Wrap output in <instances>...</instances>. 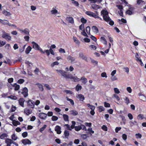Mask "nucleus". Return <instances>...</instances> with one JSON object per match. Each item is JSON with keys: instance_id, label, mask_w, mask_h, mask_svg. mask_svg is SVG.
Returning <instances> with one entry per match:
<instances>
[{"instance_id": "0eeeda50", "label": "nucleus", "mask_w": 146, "mask_h": 146, "mask_svg": "<svg viewBox=\"0 0 146 146\" xmlns=\"http://www.w3.org/2000/svg\"><path fill=\"white\" fill-rule=\"evenodd\" d=\"M38 116L42 119H45L47 117V115L44 113H39Z\"/></svg>"}, {"instance_id": "864d4df0", "label": "nucleus", "mask_w": 146, "mask_h": 146, "mask_svg": "<svg viewBox=\"0 0 146 146\" xmlns=\"http://www.w3.org/2000/svg\"><path fill=\"white\" fill-rule=\"evenodd\" d=\"M7 97L8 98H9L11 99L14 100H16L17 99V97L15 96H8Z\"/></svg>"}, {"instance_id": "ddd939ff", "label": "nucleus", "mask_w": 146, "mask_h": 146, "mask_svg": "<svg viewBox=\"0 0 146 146\" xmlns=\"http://www.w3.org/2000/svg\"><path fill=\"white\" fill-rule=\"evenodd\" d=\"M22 143L25 145L26 144H30L31 143V141L28 139H23L22 141Z\"/></svg>"}, {"instance_id": "b1692460", "label": "nucleus", "mask_w": 146, "mask_h": 146, "mask_svg": "<svg viewBox=\"0 0 146 146\" xmlns=\"http://www.w3.org/2000/svg\"><path fill=\"white\" fill-rule=\"evenodd\" d=\"M80 79V80L82 81V82L84 84H86L87 82V79L84 77H82Z\"/></svg>"}, {"instance_id": "4be33fe9", "label": "nucleus", "mask_w": 146, "mask_h": 146, "mask_svg": "<svg viewBox=\"0 0 146 146\" xmlns=\"http://www.w3.org/2000/svg\"><path fill=\"white\" fill-rule=\"evenodd\" d=\"M70 114L73 115L75 116L78 114V112L76 110H72L70 111Z\"/></svg>"}, {"instance_id": "ea45409f", "label": "nucleus", "mask_w": 146, "mask_h": 146, "mask_svg": "<svg viewBox=\"0 0 146 146\" xmlns=\"http://www.w3.org/2000/svg\"><path fill=\"white\" fill-rule=\"evenodd\" d=\"M100 39L101 40L103 41L105 44H106V45L107 44V41L104 37H101L100 38Z\"/></svg>"}, {"instance_id": "79ce46f5", "label": "nucleus", "mask_w": 146, "mask_h": 146, "mask_svg": "<svg viewBox=\"0 0 146 146\" xmlns=\"http://www.w3.org/2000/svg\"><path fill=\"white\" fill-rule=\"evenodd\" d=\"M101 76L102 77L105 78H107L108 77L107 74L105 72H103L101 74Z\"/></svg>"}, {"instance_id": "8fccbe9b", "label": "nucleus", "mask_w": 146, "mask_h": 146, "mask_svg": "<svg viewBox=\"0 0 146 146\" xmlns=\"http://www.w3.org/2000/svg\"><path fill=\"white\" fill-rule=\"evenodd\" d=\"M124 71L127 74H128L129 72V68L127 67H124L123 68Z\"/></svg>"}, {"instance_id": "cd10ccee", "label": "nucleus", "mask_w": 146, "mask_h": 146, "mask_svg": "<svg viewBox=\"0 0 146 146\" xmlns=\"http://www.w3.org/2000/svg\"><path fill=\"white\" fill-rule=\"evenodd\" d=\"M63 117L64 120L65 121H68V115L66 114H64L63 115Z\"/></svg>"}, {"instance_id": "4c0bfd02", "label": "nucleus", "mask_w": 146, "mask_h": 146, "mask_svg": "<svg viewBox=\"0 0 146 146\" xmlns=\"http://www.w3.org/2000/svg\"><path fill=\"white\" fill-rule=\"evenodd\" d=\"M113 97L115 98L118 101L120 100V99L119 96L116 94H114L113 95Z\"/></svg>"}, {"instance_id": "680f3d73", "label": "nucleus", "mask_w": 146, "mask_h": 146, "mask_svg": "<svg viewBox=\"0 0 146 146\" xmlns=\"http://www.w3.org/2000/svg\"><path fill=\"white\" fill-rule=\"evenodd\" d=\"M88 130L90 132V133H94V131L92 130V129L91 127L89 128Z\"/></svg>"}, {"instance_id": "dca6fc26", "label": "nucleus", "mask_w": 146, "mask_h": 146, "mask_svg": "<svg viewBox=\"0 0 146 146\" xmlns=\"http://www.w3.org/2000/svg\"><path fill=\"white\" fill-rule=\"evenodd\" d=\"M24 113L26 115H28L32 113V110L27 108H26L24 110Z\"/></svg>"}, {"instance_id": "412c9836", "label": "nucleus", "mask_w": 146, "mask_h": 146, "mask_svg": "<svg viewBox=\"0 0 146 146\" xmlns=\"http://www.w3.org/2000/svg\"><path fill=\"white\" fill-rule=\"evenodd\" d=\"M73 39L74 42L76 43V44L78 45H79L80 44V42L75 37L73 36Z\"/></svg>"}, {"instance_id": "9b49d317", "label": "nucleus", "mask_w": 146, "mask_h": 146, "mask_svg": "<svg viewBox=\"0 0 146 146\" xmlns=\"http://www.w3.org/2000/svg\"><path fill=\"white\" fill-rule=\"evenodd\" d=\"M51 13L53 15H56L58 14H59L58 10L55 9V8H53L50 11Z\"/></svg>"}, {"instance_id": "6ab92c4d", "label": "nucleus", "mask_w": 146, "mask_h": 146, "mask_svg": "<svg viewBox=\"0 0 146 146\" xmlns=\"http://www.w3.org/2000/svg\"><path fill=\"white\" fill-rule=\"evenodd\" d=\"M79 56L81 58L84 60H87V57L84 56L83 53L82 52L79 53Z\"/></svg>"}, {"instance_id": "37998d69", "label": "nucleus", "mask_w": 146, "mask_h": 146, "mask_svg": "<svg viewBox=\"0 0 146 146\" xmlns=\"http://www.w3.org/2000/svg\"><path fill=\"white\" fill-rule=\"evenodd\" d=\"M46 125H44L43 127H41L39 129V131L41 132H42L46 128Z\"/></svg>"}, {"instance_id": "423d86ee", "label": "nucleus", "mask_w": 146, "mask_h": 146, "mask_svg": "<svg viewBox=\"0 0 146 146\" xmlns=\"http://www.w3.org/2000/svg\"><path fill=\"white\" fill-rule=\"evenodd\" d=\"M21 93L23 95L24 97H26L27 96H28V90L27 88H24L21 92Z\"/></svg>"}, {"instance_id": "9d476101", "label": "nucleus", "mask_w": 146, "mask_h": 146, "mask_svg": "<svg viewBox=\"0 0 146 146\" xmlns=\"http://www.w3.org/2000/svg\"><path fill=\"white\" fill-rule=\"evenodd\" d=\"M32 43L33 44V48L36 50H39L40 48L38 44L34 42H32Z\"/></svg>"}, {"instance_id": "f257e3e1", "label": "nucleus", "mask_w": 146, "mask_h": 146, "mask_svg": "<svg viewBox=\"0 0 146 146\" xmlns=\"http://www.w3.org/2000/svg\"><path fill=\"white\" fill-rule=\"evenodd\" d=\"M108 13L107 11L104 10H102L101 12V15L103 16L104 20L106 22H109V24L112 25L114 24V22L111 21V19L108 15Z\"/></svg>"}, {"instance_id": "a211bd4d", "label": "nucleus", "mask_w": 146, "mask_h": 146, "mask_svg": "<svg viewBox=\"0 0 146 146\" xmlns=\"http://www.w3.org/2000/svg\"><path fill=\"white\" fill-rule=\"evenodd\" d=\"M37 86L38 87L40 91L42 92L44 90V88L42 85L39 83H37L36 84Z\"/></svg>"}, {"instance_id": "c756f323", "label": "nucleus", "mask_w": 146, "mask_h": 146, "mask_svg": "<svg viewBox=\"0 0 146 146\" xmlns=\"http://www.w3.org/2000/svg\"><path fill=\"white\" fill-rule=\"evenodd\" d=\"M92 7L94 9H99L100 7L99 5L96 4H93L92 5Z\"/></svg>"}, {"instance_id": "4468645a", "label": "nucleus", "mask_w": 146, "mask_h": 146, "mask_svg": "<svg viewBox=\"0 0 146 146\" xmlns=\"http://www.w3.org/2000/svg\"><path fill=\"white\" fill-rule=\"evenodd\" d=\"M61 128L59 126H56L55 128V130L56 132V133L58 134H60L61 133V131L60 130Z\"/></svg>"}, {"instance_id": "774afa93", "label": "nucleus", "mask_w": 146, "mask_h": 146, "mask_svg": "<svg viewBox=\"0 0 146 146\" xmlns=\"http://www.w3.org/2000/svg\"><path fill=\"white\" fill-rule=\"evenodd\" d=\"M84 42H89L90 41V39L87 38H84Z\"/></svg>"}, {"instance_id": "f03ea898", "label": "nucleus", "mask_w": 146, "mask_h": 146, "mask_svg": "<svg viewBox=\"0 0 146 146\" xmlns=\"http://www.w3.org/2000/svg\"><path fill=\"white\" fill-rule=\"evenodd\" d=\"M56 71L59 75H61L66 79L69 78L68 76V74H67L66 72L64 70H56Z\"/></svg>"}, {"instance_id": "f704fd0d", "label": "nucleus", "mask_w": 146, "mask_h": 146, "mask_svg": "<svg viewBox=\"0 0 146 146\" xmlns=\"http://www.w3.org/2000/svg\"><path fill=\"white\" fill-rule=\"evenodd\" d=\"M66 99L67 100L69 101L70 102V103L72 105H74V102L73 100L67 97H66Z\"/></svg>"}, {"instance_id": "7c9ffc66", "label": "nucleus", "mask_w": 146, "mask_h": 146, "mask_svg": "<svg viewBox=\"0 0 146 146\" xmlns=\"http://www.w3.org/2000/svg\"><path fill=\"white\" fill-rule=\"evenodd\" d=\"M7 136V135L6 133H3L1 135H0V138L2 139H3L5 138Z\"/></svg>"}, {"instance_id": "c85d7f7f", "label": "nucleus", "mask_w": 146, "mask_h": 146, "mask_svg": "<svg viewBox=\"0 0 146 146\" xmlns=\"http://www.w3.org/2000/svg\"><path fill=\"white\" fill-rule=\"evenodd\" d=\"M23 33L27 35H29V31L27 28H25L23 29Z\"/></svg>"}, {"instance_id": "338daca9", "label": "nucleus", "mask_w": 146, "mask_h": 146, "mask_svg": "<svg viewBox=\"0 0 146 146\" xmlns=\"http://www.w3.org/2000/svg\"><path fill=\"white\" fill-rule=\"evenodd\" d=\"M122 137L123 139L124 140H126L127 139V136L125 134H123L122 135Z\"/></svg>"}, {"instance_id": "20e7f679", "label": "nucleus", "mask_w": 146, "mask_h": 146, "mask_svg": "<svg viewBox=\"0 0 146 146\" xmlns=\"http://www.w3.org/2000/svg\"><path fill=\"white\" fill-rule=\"evenodd\" d=\"M2 37L8 41L11 40V37L10 36L9 34L5 33V31H4L2 34Z\"/></svg>"}, {"instance_id": "e2e57ef3", "label": "nucleus", "mask_w": 146, "mask_h": 146, "mask_svg": "<svg viewBox=\"0 0 146 146\" xmlns=\"http://www.w3.org/2000/svg\"><path fill=\"white\" fill-rule=\"evenodd\" d=\"M72 3L74 5L76 6H78L79 5L77 1H74Z\"/></svg>"}, {"instance_id": "4d7b16f0", "label": "nucleus", "mask_w": 146, "mask_h": 146, "mask_svg": "<svg viewBox=\"0 0 146 146\" xmlns=\"http://www.w3.org/2000/svg\"><path fill=\"white\" fill-rule=\"evenodd\" d=\"M86 31L88 34L90 33V28L89 26H88L86 27Z\"/></svg>"}, {"instance_id": "58836bf2", "label": "nucleus", "mask_w": 146, "mask_h": 146, "mask_svg": "<svg viewBox=\"0 0 146 146\" xmlns=\"http://www.w3.org/2000/svg\"><path fill=\"white\" fill-rule=\"evenodd\" d=\"M51 119L52 121H56L58 119V117L55 116H52Z\"/></svg>"}, {"instance_id": "bb28decb", "label": "nucleus", "mask_w": 146, "mask_h": 146, "mask_svg": "<svg viewBox=\"0 0 146 146\" xmlns=\"http://www.w3.org/2000/svg\"><path fill=\"white\" fill-rule=\"evenodd\" d=\"M93 31L95 33H98V28L96 26H93L92 28Z\"/></svg>"}, {"instance_id": "bf43d9fd", "label": "nucleus", "mask_w": 146, "mask_h": 146, "mask_svg": "<svg viewBox=\"0 0 146 146\" xmlns=\"http://www.w3.org/2000/svg\"><path fill=\"white\" fill-rule=\"evenodd\" d=\"M102 128L105 131H107L108 130L107 127L105 125H103Z\"/></svg>"}, {"instance_id": "c9c22d12", "label": "nucleus", "mask_w": 146, "mask_h": 146, "mask_svg": "<svg viewBox=\"0 0 146 146\" xmlns=\"http://www.w3.org/2000/svg\"><path fill=\"white\" fill-rule=\"evenodd\" d=\"M59 64V63L58 62V61H55V62H53L50 65H51V66L52 67H53L54 66H55V65H58V64Z\"/></svg>"}, {"instance_id": "69168bd1", "label": "nucleus", "mask_w": 146, "mask_h": 146, "mask_svg": "<svg viewBox=\"0 0 146 146\" xmlns=\"http://www.w3.org/2000/svg\"><path fill=\"white\" fill-rule=\"evenodd\" d=\"M81 137L83 139H86L87 138L88 136L86 134H83L81 135Z\"/></svg>"}, {"instance_id": "a878e982", "label": "nucleus", "mask_w": 146, "mask_h": 146, "mask_svg": "<svg viewBox=\"0 0 146 146\" xmlns=\"http://www.w3.org/2000/svg\"><path fill=\"white\" fill-rule=\"evenodd\" d=\"M32 49V48L30 46H29L26 48L25 52L27 54H29Z\"/></svg>"}, {"instance_id": "13d9d810", "label": "nucleus", "mask_w": 146, "mask_h": 146, "mask_svg": "<svg viewBox=\"0 0 146 146\" xmlns=\"http://www.w3.org/2000/svg\"><path fill=\"white\" fill-rule=\"evenodd\" d=\"M126 90H127L128 92L129 93H131L132 90L130 87H127Z\"/></svg>"}, {"instance_id": "72a5a7b5", "label": "nucleus", "mask_w": 146, "mask_h": 146, "mask_svg": "<svg viewBox=\"0 0 146 146\" xmlns=\"http://www.w3.org/2000/svg\"><path fill=\"white\" fill-rule=\"evenodd\" d=\"M110 79L112 81L117 80V77L115 76H111L110 77Z\"/></svg>"}, {"instance_id": "473e14b6", "label": "nucleus", "mask_w": 146, "mask_h": 146, "mask_svg": "<svg viewBox=\"0 0 146 146\" xmlns=\"http://www.w3.org/2000/svg\"><path fill=\"white\" fill-rule=\"evenodd\" d=\"M98 108V110L100 112L104 111L105 109L102 106H99Z\"/></svg>"}, {"instance_id": "c03bdc74", "label": "nucleus", "mask_w": 146, "mask_h": 146, "mask_svg": "<svg viewBox=\"0 0 146 146\" xmlns=\"http://www.w3.org/2000/svg\"><path fill=\"white\" fill-rule=\"evenodd\" d=\"M11 138L13 140L15 141L17 139V137L14 134L12 135Z\"/></svg>"}, {"instance_id": "393cba45", "label": "nucleus", "mask_w": 146, "mask_h": 146, "mask_svg": "<svg viewBox=\"0 0 146 146\" xmlns=\"http://www.w3.org/2000/svg\"><path fill=\"white\" fill-rule=\"evenodd\" d=\"M12 123L14 126H16L17 125L20 124V122H19L18 121H16L15 120L13 121Z\"/></svg>"}, {"instance_id": "2f4dec72", "label": "nucleus", "mask_w": 146, "mask_h": 146, "mask_svg": "<svg viewBox=\"0 0 146 146\" xmlns=\"http://www.w3.org/2000/svg\"><path fill=\"white\" fill-rule=\"evenodd\" d=\"M144 118V115L141 114H139L137 117V119L139 120H141L143 119Z\"/></svg>"}, {"instance_id": "3c124183", "label": "nucleus", "mask_w": 146, "mask_h": 146, "mask_svg": "<svg viewBox=\"0 0 146 146\" xmlns=\"http://www.w3.org/2000/svg\"><path fill=\"white\" fill-rule=\"evenodd\" d=\"M89 47L91 49L96 50V46L93 45H91L89 46Z\"/></svg>"}, {"instance_id": "603ef678", "label": "nucleus", "mask_w": 146, "mask_h": 146, "mask_svg": "<svg viewBox=\"0 0 146 146\" xmlns=\"http://www.w3.org/2000/svg\"><path fill=\"white\" fill-rule=\"evenodd\" d=\"M59 51L61 53H65L66 52L64 49L60 48L59 49Z\"/></svg>"}, {"instance_id": "5701e85b", "label": "nucleus", "mask_w": 146, "mask_h": 146, "mask_svg": "<svg viewBox=\"0 0 146 146\" xmlns=\"http://www.w3.org/2000/svg\"><path fill=\"white\" fill-rule=\"evenodd\" d=\"M6 143L7 144L10 143V144H12V143H15L13 141H12L11 139H7L5 141Z\"/></svg>"}, {"instance_id": "2eb2a0df", "label": "nucleus", "mask_w": 146, "mask_h": 146, "mask_svg": "<svg viewBox=\"0 0 146 146\" xmlns=\"http://www.w3.org/2000/svg\"><path fill=\"white\" fill-rule=\"evenodd\" d=\"M25 101V100L23 98H20L19 100V104L22 107H24V103Z\"/></svg>"}, {"instance_id": "6e6552de", "label": "nucleus", "mask_w": 146, "mask_h": 146, "mask_svg": "<svg viewBox=\"0 0 146 146\" xmlns=\"http://www.w3.org/2000/svg\"><path fill=\"white\" fill-rule=\"evenodd\" d=\"M67 59L68 61L71 63H74L75 61V58L70 55L68 56Z\"/></svg>"}, {"instance_id": "e433bc0d", "label": "nucleus", "mask_w": 146, "mask_h": 146, "mask_svg": "<svg viewBox=\"0 0 146 146\" xmlns=\"http://www.w3.org/2000/svg\"><path fill=\"white\" fill-rule=\"evenodd\" d=\"M82 86L79 84H78L77 85L76 88V90L77 91H78L80 90L82 88Z\"/></svg>"}, {"instance_id": "a18cd8bd", "label": "nucleus", "mask_w": 146, "mask_h": 146, "mask_svg": "<svg viewBox=\"0 0 146 146\" xmlns=\"http://www.w3.org/2000/svg\"><path fill=\"white\" fill-rule=\"evenodd\" d=\"M25 81V80L23 79H20L18 81L17 83L19 84H22Z\"/></svg>"}, {"instance_id": "f3484780", "label": "nucleus", "mask_w": 146, "mask_h": 146, "mask_svg": "<svg viewBox=\"0 0 146 146\" xmlns=\"http://www.w3.org/2000/svg\"><path fill=\"white\" fill-rule=\"evenodd\" d=\"M2 13L4 15L7 17L10 16L11 15V14L10 12H8L6 10H3Z\"/></svg>"}, {"instance_id": "0e129e2a", "label": "nucleus", "mask_w": 146, "mask_h": 146, "mask_svg": "<svg viewBox=\"0 0 146 146\" xmlns=\"http://www.w3.org/2000/svg\"><path fill=\"white\" fill-rule=\"evenodd\" d=\"M127 115L130 119L131 120L133 119V116L131 114L129 113Z\"/></svg>"}, {"instance_id": "aec40b11", "label": "nucleus", "mask_w": 146, "mask_h": 146, "mask_svg": "<svg viewBox=\"0 0 146 146\" xmlns=\"http://www.w3.org/2000/svg\"><path fill=\"white\" fill-rule=\"evenodd\" d=\"M67 21H68L69 23L73 24L74 23V21L73 18L72 17H68L66 19Z\"/></svg>"}, {"instance_id": "1a4fd4ad", "label": "nucleus", "mask_w": 146, "mask_h": 146, "mask_svg": "<svg viewBox=\"0 0 146 146\" xmlns=\"http://www.w3.org/2000/svg\"><path fill=\"white\" fill-rule=\"evenodd\" d=\"M35 102H34L31 100H28L27 102L28 105L31 108H33L35 106Z\"/></svg>"}, {"instance_id": "5fc2aeb1", "label": "nucleus", "mask_w": 146, "mask_h": 146, "mask_svg": "<svg viewBox=\"0 0 146 146\" xmlns=\"http://www.w3.org/2000/svg\"><path fill=\"white\" fill-rule=\"evenodd\" d=\"M135 135L136 137V138H141L142 137L141 135L139 133H136Z\"/></svg>"}, {"instance_id": "f8f14e48", "label": "nucleus", "mask_w": 146, "mask_h": 146, "mask_svg": "<svg viewBox=\"0 0 146 146\" xmlns=\"http://www.w3.org/2000/svg\"><path fill=\"white\" fill-rule=\"evenodd\" d=\"M76 97L80 101L83 102L84 100V96L81 94H77L76 96Z\"/></svg>"}, {"instance_id": "de8ad7c7", "label": "nucleus", "mask_w": 146, "mask_h": 146, "mask_svg": "<svg viewBox=\"0 0 146 146\" xmlns=\"http://www.w3.org/2000/svg\"><path fill=\"white\" fill-rule=\"evenodd\" d=\"M6 42L5 41H3L0 40V47H1L6 44Z\"/></svg>"}, {"instance_id": "6e6d98bb", "label": "nucleus", "mask_w": 146, "mask_h": 146, "mask_svg": "<svg viewBox=\"0 0 146 146\" xmlns=\"http://www.w3.org/2000/svg\"><path fill=\"white\" fill-rule=\"evenodd\" d=\"M81 21L83 23H86L87 22V20L84 18H82L81 19Z\"/></svg>"}, {"instance_id": "7ed1b4c3", "label": "nucleus", "mask_w": 146, "mask_h": 146, "mask_svg": "<svg viewBox=\"0 0 146 146\" xmlns=\"http://www.w3.org/2000/svg\"><path fill=\"white\" fill-rule=\"evenodd\" d=\"M0 23L3 25H7L9 26L13 27H16L17 26L15 24H12L9 23L8 21L6 20H1L0 19Z\"/></svg>"}, {"instance_id": "a19ab883", "label": "nucleus", "mask_w": 146, "mask_h": 146, "mask_svg": "<svg viewBox=\"0 0 146 146\" xmlns=\"http://www.w3.org/2000/svg\"><path fill=\"white\" fill-rule=\"evenodd\" d=\"M114 91V92L117 94H118L120 93V91H119V90L117 88H114L113 89Z\"/></svg>"}, {"instance_id": "052dcab7", "label": "nucleus", "mask_w": 146, "mask_h": 146, "mask_svg": "<svg viewBox=\"0 0 146 146\" xmlns=\"http://www.w3.org/2000/svg\"><path fill=\"white\" fill-rule=\"evenodd\" d=\"M104 106L106 107H110V104L108 103L105 102L104 103Z\"/></svg>"}, {"instance_id": "09e8293b", "label": "nucleus", "mask_w": 146, "mask_h": 146, "mask_svg": "<svg viewBox=\"0 0 146 146\" xmlns=\"http://www.w3.org/2000/svg\"><path fill=\"white\" fill-rule=\"evenodd\" d=\"M125 103L127 104H128L129 103V98L127 97H125Z\"/></svg>"}, {"instance_id": "39448f33", "label": "nucleus", "mask_w": 146, "mask_h": 146, "mask_svg": "<svg viewBox=\"0 0 146 146\" xmlns=\"http://www.w3.org/2000/svg\"><path fill=\"white\" fill-rule=\"evenodd\" d=\"M68 78H67V79H72V80L76 82H78L80 80V78H78L77 76H74L71 74H68Z\"/></svg>"}, {"instance_id": "49530a36", "label": "nucleus", "mask_w": 146, "mask_h": 146, "mask_svg": "<svg viewBox=\"0 0 146 146\" xmlns=\"http://www.w3.org/2000/svg\"><path fill=\"white\" fill-rule=\"evenodd\" d=\"M82 129V127L80 126H75V129L76 131H78Z\"/></svg>"}]
</instances>
